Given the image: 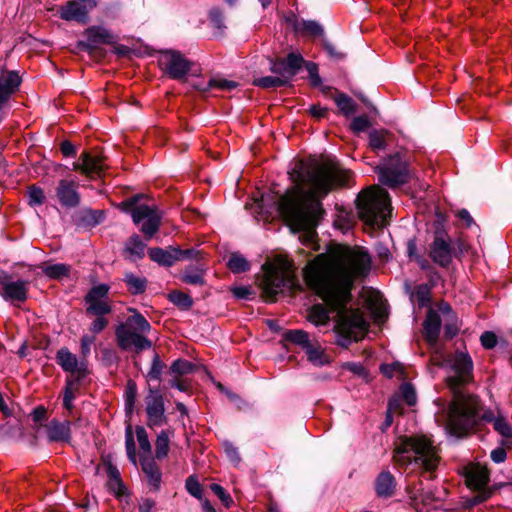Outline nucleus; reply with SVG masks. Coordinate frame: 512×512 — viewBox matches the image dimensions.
I'll return each instance as SVG.
<instances>
[{"label": "nucleus", "instance_id": "obj_1", "mask_svg": "<svg viewBox=\"0 0 512 512\" xmlns=\"http://www.w3.org/2000/svg\"><path fill=\"white\" fill-rule=\"evenodd\" d=\"M370 269L371 257L363 247L343 244L330 245L304 269L307 285L329 307L313 305L308 319L316 326L325 325L329 321V313L336 312L341 346L359 341L367 330L362 313L346 306L351 300L355 280L365 277Z\"/></svg>", "mask_w": 512, "mask_h": 512}, {"label": "nucleus", "instance_id": "obj_2", "mask_svg": "<svg viewBox=\"0 0 512 512\" xmlns=\"http://www.w3.org/2000/svg\"><path fill=\"white\" fill-rule=\"evenodd\" d=\"M289 175L294 186L281 196L279 212L293 229L304 231L305 241L312 242L323 214L318 197L326 196L335 188L349 186L352 173L336 162L309 166L300 160Z\"/></svg>", "mask_w": 512, "mask_h": 512}, {"label": "nucleus", "instance_id": "obj_3", "mask_svg": "<svg viewBox=\"0 0 512 512\" xmlns=\"http://www.w3.org/2000/svg\"><path fill=\"white\" fill-rule=\"evenodd\" d=\"M440 453V447L431 436L414 434L399 437L393 459L401 466L414 465L422 474H428L429 479H434L441 463Z\"/></svg>", "mask_w": 512, "mask_h": 512}, {"label": "nucleus", "instance_id": "obj_4", "mask_svg": "<svg viewBox=\"0 0 512 512\" xmlns=\"http://www.w3.org/2000/svg\"><path fill=\"white\" fill-rule=\"evenodd\" d=\"M453 369L455 375L447 379L453 390V400L449 407L448 416H487L480 414L482 406L478 397L458 391V387L472 379L473 362L464 352H456L445 360Z\"/></svg>", "mask_w": 512, "mask_h": 512}, {"label": "nucleus", "instance_id": "obj_5", "mask_svg": "<svg viewBox=\"0 0 512 512\" xmlns=\"http://www.w3.org/2000/svg\"><path fill=\"white\" fill-rule=\"evenodd\" d=\"M262 288L267 301H274L275 296L283 288L295 289L298 286L291 261L283 256L277 255L266 261L263 266Z\"/></svg>", "mask_w": 512, "mask_h": 512}, {"label": "nucleus", "instance_id": "obj_6", "mask_svg": "<svg viewBox=\"0 0 512 512\" xmlns=\"http://www.w3.org/2000/svg\"><path fill=\"white\" fill-rule=\"evenodd\" d=\"M359 217L370 226L383 227L391 213L390 197L386 190L371 186L359 193L357 200Z\"/></svg>", "mask_w": 512, "mask_h": 512}, {"label": "nucleus", "instance_id": "obj_7", "mask_svg": "<svg viewBox=\"0 0 512 512\" xmlns=\"http://www.w3.org/2000/svg\"><path fill=\"white\" fill-rule=\"evenodd\" d=\"M133 314L116 329L118 345L123 350L134 349L141 351L151 347V341L146 338L151 326L143 315L135 309H129Z\"/></svg>", "mask_w": 512, "mask_h": 512}, {"label": "nucleus", "instance_id": "obj_8", "mask_svg": "<svg viewBox=\"0 0 512 512\" xmlns=\"http://www.w3.org/2000/svg\"><path fill=\"white\" fill-rule=\"evenodd\" d=\"M138 197H132L122 202L124 209L131 213L135 224L142 223L141 232L146 239H151L159 230L161 215L156 206L137 205Z\"/></svg>", "mask_w": 512, "mask_h": 512}, {"label": "nucleus", "instance_id": "obj_9", "mask_svg": "<svg viewBox=\"0 0 512 512\" xmlns=\"http://www.w3.org/2000/svg\"><path fill=\"white\" fill-rule=\"evenodd\" d=\"M376 172L379 181L391 188L407 183L412 177L408 161L400 154L390 156L384 164L377 167Z\"/></svg>", "mask_w": 512, "mask_h": 512}, {"label": "nucleus", "instance_id": "obj_10", "mask_svg": "<svg viewBox=\"0 0 512 512\" xmlns=\"http://www.w3.org/2000/svg\"><path fill=\"white\" fill-rule=\"evenodd\" d=\"M158 62L163 72L175 80L184 79L191 69V62L181 53L173 50L162 52Z\"/></svg>", "mask_w": 512, "mask_h": 512}, {"label": "nucleus", "instance_id": "obj_11", "mask_svg": "<svg viewBox=\"0 0 512 512\" xmlns=\"http://www.w3.org/2000/svg\"><path fill=\"white\" fill-rule=\"evenodd\" d=\"M29 281L14 279L10 275L0 277V295L12 304L24 303L28 299Z\"/></svg>", "mask_w": 512, "mask_h": 512}, {"label": "nucleus", "instance_id": "obj_12", "mask_svg": "<svg viewBox=\"0 0 512 512\" xmlns=\"http://www.w3.org/2000/svg\"><path fill=\"white\" fill-rule=\"evenodd\" d=\"M107 284L93 286L85 296L87 315L109 314L112 306L109 300Z\"/></svg>", "mask_w": 512, "mask_h": 512}, {"label": "nucleus", "instance_id": "obj_13", "mask_svg": "<svg viewBox=\"0 0 512 512\" xmlns=\"http://www.w3.org/2000/svg\"><path fill=\"white\" fill-rule=\"evenodd\" d=\"M96 5L97 0H71L59 8V16L66 21L86 23Z\"/></svg>", "mask_w": 512, "mask_h": 512}, {"label": "nucleus", "instance_id": "obj_14", "mask_svg": "<svg viewBox=\"0 0 512 512\" xmlns=\"http://www.w3.org/2000/svg\"><path fill=\"white\" fill-rule=\"evenodd\" d=\"M429 256L441 267H447L455 256L451 239L448 235L438 232L430 244Z\"/></svg>", "mask_w": 512, "mask_h": 512}, {"label": "nucleus", "instance_id": "obj_15", "mask_svg": "<svg viewBox=\"0 0 512 512\" xmlns=\"http://www.w3.org/2000/svg\"><path fill=\"white\" fill-rule=\"evenodd\" d=\"M148 254L154 262L164 266H172L176 261L195 257L197 252L193 249L182 250L176 247H169L167 250L151 248Z\"/></svg>", "mask_w": 512, "mask_h": 512}, {"label": "nucleus", "instance_id": "obj_16", "mask_svg": "<svg viewBox=\"0 0 512 512\" xmlns=\"http://www.w3.org/2000/svg\"><path fill=\"white\" fill-rule=\"evenodd\" d=\"M56 359L61 368L69 372L76 381L82 379L88 372L86 362L79 361L67 348L58 350Z\"/></svg>", "mask_w": 512, "mask_h": 512}, {"label": "nucleus", "instance_id": "obj_17", "mask_svg": "<svg viewBox=\"0 0 512 512\" xmlns=\"http://www.w3.org/2000/svg\"><path fill=\"white\" fill-rule=\"evenodd\" d=\"M417 402L416 392L409 383H404L400 387L399 395L394 396L388 403L386 416L403 415L407 413L403 408V403L409 407H413Z\"/></svg>", "mask_w": 512, "mask_h": 512}, {"label": "nucleus", "instance_id": "obj_18", "mask_svg": "<svg viewBox=\"0 0 512 512\" xmlns=\"http://www.w3.org/2000/svg\"><path fill=\"white\" fill-rule=\"evenodd\" d=\"M194 369L195 365L188 360L178 359L174 361L169 370L171 387L180 391H187L190 388V382L184 376L192 373Z\"/></svg>", "mask_w": 512, "mask_h": 512}, {"label": "nucleus", "instance_id": "obj_19", "mask_svg": "<svg viewBox=\"0 0 512 512\" xmlns=\"http://www.w3.org/2000/svg\"><path fill=\"white\" fill-rule=\"evenodd\" d=\"M73 169L90 178L99 177L104 169L103 158L100 155L83 152L79 160L73 164Z\"/></svg>", "mask_w": 512, "mask_h": 512}, {"label": "nucleus", "instance_id": "obj_20", "mask_svg": "<svg viewBox=\"0 0 512 512\" xmlns=\"http://www.w3.org/2000/svg\"><path fill=\"white\" fill-rule=\"evenodd\" d=\"M59 203L67 208L77 207L80 203L78 183L74 180L62 179L56 188Z\"/></svg>", "mask_w": 512, "mask_h": 512}, {"label": "nucleus", "instance_id": "obj_21", "mask_svg": "<svg viewBox=\"0 0 512 512\" xmlns=\"http://www.w3.org/2000/svg\"><path fill=\"white\" fill-rule=\"evenodd\" d=\"M34 419L36 424L41 426L44 425L46 427V432L51 440L62 441L69 438L70 426L66 419L59 421L57 418H52L48 424H44V420H48L49 418Z\"/></svg>", "mask_w": 512, "mask_h": 512}, {"label": "nucleus", "instance_id": "obj_22", "mask_svg": "<svg viewBox=\"0 0 512 512\" xmlns=\"http://www.w3.org/2000/svg\"><path fill=\"white\" fill-rule=\"evenodd\" d=\"M86 42H80L79 46L93 49L100 44H109L113 41L112 34L105 28L92 26L85 30Z\"/></svg>", "mask_w": 512, "mask_h": 512}, {"label": "nucleus", "instance_id": "obj_23", "mask_svg": "<svg viewBox=\"0 0 512 512\" xmlns=\"http://www.w3.org/2000/svg\"><path fill=\"white\" fill-rule=\"evenodd\" d=\"M21 79L14 71H3L0 75V108L20 86Z\"/></svg>", "mask_w": 512, "mask_h": 512}, {"label": "nucleus", "instance_id": "obj_24", "mask_svg": "<svg viewBox=\"0 0 512 512\" xmlns=\"http://www.w3.org/2000/svg\"><path fill=\"white\" fill-rule=\"evenodd\" d=\"M467 485L474 489L481 491L489 482V471L485 466L473 465L466 475Z\"/></svg>", "mask_w": 512, "mask_h": 512}, {"label": "nucleus", "instance_id": "obj_25", "mask_svg": "<svg viewBox=\"0 0 512 512\" xmlns=\"http://www.w3.org/2000/svg\"><path fill=\"white\" fill-rule=\"evenodd\" d=\"M423 326L425 339L431 345L436 344L441 326V319L438 313L433 310L429 311Z\"/></svg>", "mask_w": 512, "mask_h": 512}, {"label": "nucleus", "instance_id": "obj_26", "mask_svg": "<svg viewBox=\"0 0 512 512\" xmlns=\"http://www.w3.org/2000/svg\"><path fill=\"white\" fill-rule=\"evenodd\" d=\"M142 471L148 479V483L154 489H158L161 482V472L155 460L151 456H141Z\"/></svg>", "mask_w": 512, "mask_h": 512}, {"label": "nucleus", "instance_id": "obj_27", "mask_svg": "<svg viewBox=\"0 0 512 512\" xmlns=\"http://www.w3.org/2000/svg\"><path fill=\"white\" fill-rule=\"evenodd\" d=\"M396 481L389 471L381 472L375 482V490L380 497H390L394 493Z\"/></svg>", "mask_w": 512, "mask_h": 512}, {"label": "nucleus", "instance_id": "obj_28", "mask_svg": "<svg viewBox=\"0 0 512 512\" xmlns=\"http://www.w3.org/2000/svg\"><path fill=\"white\" fill-rule=\"evenodd\" d=\"M147 416H163L164 401L157 391H150L146 399Z\"/></svg>", "mask_w": 512, "mask_h": 512}, {"label": "nucleus", "instance_id": "obj_29", "mask_svg": "<svg viewBox=\"0 0 512 512\" xmlns=\"http://www.w3.org/2000/svg\"><path fill=\"white\" fill-rule=\"evenodd\" d=\"M445 430L450 436L456 438L464 437L468 434L469 428L463 421V418H445Z\"/></svg>", "mask_w": 512, "mask_h": 512}, {"label": "nucleus", "instance_id": "obj_30", "mask_svg": "<svg viewBox=\"0 0 512 512\" xmlns=\"http://www.w3.org/2000/svg\"><path fill=\"white\" fill-rule=\"evenodd\" d=\"M308 360L315 366H323L329 362L327 355L319 344L311 343L305 349Z\"/></svg>", "mask_w": 512, "mask_h": 512}, {"label": "nucleus", "instance_id": "obj_31", "mask_svg": "<svg viewBox=\"0 0 512 512\" xmlns=\"http://www.w3.org/2000/svg\"><path fill=\"white\" fill-rule=\"evenodd\" d=\"M294 30L297 33L311 36H320L323 34L322 26L318 22L310 20L296 21L294 24Z\"/></svg>", "mask_w": 512, "mask_h": 512}, {"label": "nucleus", "instance_id": "obj_32", "mask_svg": "<svg viewBox=\"0 0 512 512\" xmlns=\"http://www.w3.org/2000/svg\"><path fill=\"white\" fill-rule=\"evenodd\" d=\"M237 86H238V84L235 81L222 79V78H211L206 85H196L195 87L198 90H202V91H207L212 88H217V89L225 90V91H231V90L235 89Z\"/></svg>", "mask_w": 512, "mask_h": 512}, {"label": "nucleus", "instance_id": "obj_33", "mask_svg": "<svg viewBox=\"0 0 512 512\" xmlns=\"http://www.w3.org/2000/svg\"><path fill=\"white\" fill-rule=\"evenodd\" d=\"M42 270L44 274L51 279H61L69 275L70 266L63 263L46 264L42 266Z\"/></svg>", "mask_w": 512, "mask_h": 512}, {"label": "nucleus", "instance_id": "obj_34", "mask_svg": "<svg viewBox=\"0 0 512 512\" xmlns=\"http://www.w3.org/2000/svg\"><path fill=\"white\" fill-rule=\"evenodd\" d=\"M182 281L190 285H203L204 269L201 267H188L182 275Z\"/></svg>", "mask_w": 512, "mask_h": 512}, {"label": "nucleus", "instance_id": "obj_35", "mask_svg": "<svg viewBox=\"0 0 512 512\" xmlns=\"http://www.w3.org/2000/svg\"><path fill=\"white\" fill-rule=\"evenodd\" d=\"M284 63L285 73L289 76H294L302 67L304 59L300 54L291 52L287 55L286 59H284Z\"/></svg>", "mask_w": 512, "mask_h": 512}, {"label": "nucleus", "instance_id": "obj_36", "mask_svg": "<svg viewBox=\"0 0 512 512\" xmlns=\"http://www.w3.org/2000/svg\"><path fill=\"white\" fill-rule=\"evenodd\" d=\"M389 133L386 130H372L369 133V145L373 150H383L386 148V143Z\"/></svg>", "mask_w": 512, "mask_h": 512}, {"label": "nucleus", "instance_id": "obj_37", "mask_svg": "<svg viewBox=\"0 0 512 512\" xmlns=\"http://www.w3.org/2000/svg\"><path fill=\"white\" fill-rule=\"evenodd\" d=\"M137 388L134 381H128L125 390V412L127 416H132L135 411V401Z\"/></svg>", "mask_w": 512, "mask_h": 512}, {"label": "nucleus", "instance_id": "obj_38", "mask_svg": "<svg viewBox=\"0 0 512 512\" xmlns=\"http://www.w3.org/2000/svg\"><path fill=\"white\" fill-rule=\"evenodd\" d=\"M170 438L165 431H162L156 439L155 458L162 460L167 457L169 452Z\"/></svg>", "mask_w": 512, "mask_h": 512}, {"label": "nucleus", "instance_id": "obj_39", "mask_svg": "<svg viewBox=\"0 0 512 512\" xmlns=\"http://www.w3.org/2000/svg\"><path fill=\"white\" fill-rule=\"evenodd\" d=\"M285 339L301 346L304 350L312 343L308 333L303 330H289L285 333Z\"/></svg>", "mask_w": 512, "mask_h": 512}, {"label": "nucleus", "instance_id": "obj_40", "mask_svg": "<svg viewBox=\"0 0 512 512\" xmlns=\"http://www.w3.org/2000/svg\"><path fill=\"white\" fill-rule=\"evenodd\" d=\"M145 248L146 244L138 235L131 236L126 243V251L136 258H142L144 256Z\"/></svg>", "mask_w": 512, "mask_h": 512}, {"label": "nucleus", "instance_id": "obj_41", "mask_svg": "<svg viewBox=\"0 0 512 512\" xmlns=\"http://www.w3.org/2000/svg\"><path fill=\"white\" fill-rule=\"evenodd\" d=\"M228 267L233 273L246 272L250 269V263L242 255L233 253L228 260Z\"/></svg>", "mask_w": 512, "mask_h": 512}, {"label": "nucleus", "instance_id": "obj_42", "mask_svg": "<svg viewBox=\"0 0 512 512\" xmlns=\"http://www.w3.org/2000/svg\"><path fill=\"white\" fill-rule=\"evenodd\" d=\"M337 107L345 115L349 116L356 110V104L352 98L345 94H338L334 98Z\"/></svg>", "mask_w": 512, "mask_h": 512}, {"label": "nucleus", "instance_id": "obj_43", "mask_svg": "<svg viewBox=\"0 0 512 512\" xmlns=\"http://www.w3.org/2000/svg\"><path fill=\"white\" fill-rule=\"evenodd\" d=\"M125 444H126V452L128 459L134 464H137V456H136V447H135V441H134V434L133 429L130 423H127L126 425V431H125Z\"/></svg>", "mask_w": 512, "mask_h": 512}, {"label": "nucleus", "instance_id": "obj_44", "mask_svg": "<svg viewBox=\"0 0 512 512\" xmlns=\"http://www.w3.org/2000/svg\"><path fill=\"white\" fill-rule=\"evenodd\" d=\"M125 282L128 286L129 291L133 294L143 293L146 289L145 278L137 277L133 274H127L125 276Z\"/></svg>", "mask_w": 512, "mask_h": 512}, {"label": "nucleus", "instance_id": "obj_45", "mask_svg": "<svg viewBox=\"0 0 512 512\" xmlns=\"http://www.w3.org/2000/svg\"><path fill=\"white\" fill-rule=\"evenodd\" d=\"M135 434L141 450V456H151V444L147 435L146 430L141 426H136Z\"/></svg>", "mask_w": 512, "mask_h": 512}, {"label": "nucleus", "instance_id": "obj_46", "mask_svg": "<svg viewBox=\"0 0 512 512\" xmlns=\"http://www.w3.org/2000/svg\"><path fill=\"white\" fill-rule=\"evenodd\" d=\"M493 421L494 429L512 444V428L506 422V418H487Z\"/></svg>", "mask_w": 512, "mask_h": 512}, {"label": "nucleus", "instance_id": "obj_47", "mask_svg": "<svg viewBox=\"0 0 512 512\" xmlns=\"http://www.w3.org/2000/svg\"><path fill=\"white\" fill-rule=\"evenodd\" d=\"M169 300L181 309H189L193 305L191 297L180 291H172Z\"/></svg>", "mask_w": 512, "mask_h": 512}, {"label": "nucleus", "instance_id": "obj_48", "mask_svg": "<svg viewBox=\"0 0 512 512\" xmlns=\"http://www.w3.org/2000/svg\"><path fill=\"white\" fill-rule=\"evenodd\" d=\"M287 80L278 76H265L255 80V85L262 88H275L284 86Z\"/></svg>", "mask_w": 512, "mask_h": 512}, {"label": "nucleus", "instance_id": "obj_49", "mask_svg": "<svg viewBox=\"0 0 512 512\" xmlns=\"http://www.w3.org/2000/svg\"><path fill=\"white\" fill-rule=\"evenodd\" d=\"M28 199L30 205H41L45 200L43 190L37 186H31L28 189Z\"/></svg>", "mask_w": 512, "mask_h": 512}, {"label": "nucleus", "instance_id": "obj_50", "mask_svg": "<svg viewBox=\"0 0 512 512\" xmlns=\"http://www.w3.org/2000/svg\"><path fill=\"white\" fill-rule=\"evenodd\" d=\"M210 489L218 496L226 508H229L233 504L231 496L221 485L213 483L210 485Z\"/></svg>", "mask_w": 512, "mask_h": 512}, {"label": "nucleus", "instance_id": "obj_51", "mask_svg": "<svg viewBox=\"0 0 512 512\" xmlns=\"http://www.w3.org/2000/svg\"><path fill=\"white\" fill-rule=\"evenodd\" d=\"M186 489L195 498H197V499L202 498V487L196 478H194L192 476L187 478Z\"/></svg>", "mask_w": 512, "mask_h": 512}, {"label": "nucleus", "instance_id": "obj_52", "mask_svg": "<svg viewBox=\"0 0 512 512\" xmlns=\"http://www.w3.org/2000/svg\"><path fill=\"white\" fill-rule=\"evenodd\" d=\"M306 70L309 75V80L312 86L317 87L321 84V78L318 73V66L314 62L305 63Z\"/></svg>", "mask_w": 512, "mask_h": 512}, {"label": "nucleus", "instance_id": "obj_53", "mask_svg": "<svg viewBox=\"0 0 512 512\" xmlns=\"http://www.w3.org/2000/svg\"><path fill=\"white\" fill-rule=\"evenodd\" d=\"M407 253L410 258H413L421 266V268L426 269L429 267L428 261L417 255L416 243L413 240L408 242Z\"/></svg>", "mask_w": 512, "mask_h": 512}, {"label": "nucleus", "instance_id": "obj_54", "mask_svg": "<svg viewBox=\"0 0 512 512\" xmlns=\"http://www.w3.org/2000/svg\"><path fill=\"white\" fill-rule=\"evenodd\" d=\"M223 448L227 458L234 464L238 465L241 461L237 448L230 442H224Z\"/></svg>", "mask_w": 512, "mask_h": 512}, {"label": "nucleus", "instance_id": "obj_55", "mask_svg": "<svg viewBox=\"0 0 512 512\" xmlns=\"http://www.w3.org/2000/svg\"><path fill=\"white\" fill-rule=\"evenodd\" d=\"M380 371L388 378H392L397 374H402V366L400 363L382 364Z\"/></svg>", "mask_w": 512, "mask_h": 512}, {"label": "nucleus", "instance_id": "obj_56", "mask_svg": "<svg viewBox=\"0 0 512 512\" xmlns=\"http://www.w3.org/2000/svg\"><path fill=\"white\" fill-rule=\"evenodd\" d=\"M106 314L95 315L96 319L90 325V331L97 334L103 331L108 325V320L105 318Z\"/></svg>", "mask_w": 512, "mask_h": 512}, {"label": "nucleus", "instance_id": "obj_57", "mask_svg": "<svg viewBox=\"0 0 512 512\" xmlns=\"http://www.w3.org/2000/svg\"><path fill=\"white\" fill-rule=\"evenodd\" d=\"M481 344L486 349H492L497 344V337L493 332L486 331L480 337Z\"/></svg>", "mask_w": 512, "mask_h": 512}, {"label": "nucleus", "instance_id": "obj_58", "mask_svg": "<svg viewBox=\"0 0 512 512\" xmlns=\"http://www.w3.org/2000/svg\"><path fill=\"white\" fill-rule=\"evenodd\" d=\"M369 120L366 116L355 117L351 123V129L354 132H362L369 127Z\"/></svg>", "mask_w": 512, "mask_h": 512}, {"label": "nucleus", "instance_id": "obj_59", "mask_svg": "<svg viewBox=\"0 0 512 512\" xmlns=\"http://www.w3.org/2000/svg\"><path fill=\"white\" fill-rule=\"evenodd\" d=\"M95 341V337L92 335H84L81 338V353L84 358L88 357L91 352V346Z\"/></svg>", "mask_w": 512, "mask_h": 512}, {"label": "nucleus", "instance_id": "obj_60", "mask_svg": "<svg viewBox=\"0 0 512 512\" xmlns=\"http://www.w3.org/2000/svg\"><path fill=\"white\" fill-rule=\"evenodd\" d=\"M162 368H163V365H162L161 361L159 360V358L157 356L154 357V359L152 361L151 368L148 372V376L150 377V379L158 380L161 376Z\"/></svg>", "mask_w": 512, "mask_h": 512}, {"label": "nucleus", "instance_id": "obj_61", "mask_svg": "<svg viewBox=\"0 0 512 512\" xmlns=\"http://www.w3.org/2000/svg\"><path fill=\"white\" fill-rule=\"evenodd\" d=\"M74 399L73 394V382L71 380L68 381L67 388L63 397V405L70 412L72 408V401Z\"/></svg>", "mask_w": 512, "mask_h": 512}, {"label": "nucleus", "instance_id": "obj_62", "mask_svg": "<svg viewBox=\"0 0 512 512\" xmlns=\"http://www.w3.org/2000/svg\"><path fill=\"white\" fill-rule=\"evenodd\" d=\"M416 297L421 306L429 302V288L427 285H419L416 290Z\"/></svg>", "mask_w": 512, "mask_h": 512}, {"label": "nucleus", "instance_id": "obj_63", "mask_svg": "<svg viewBox=\"0 0 512 512\" xmlns=\"http://www.w3.org/2000/svg\"><path fill=\"white\" fill-rule=\"evenodd\" d=\"M343 368L359 376H366V370L360 363L348 362L343 365Z\"/></svg>", "mask_w": 512, "mask_h": 512}, {"label": "nucleus", "instance_id": "obj_64", "mask_svg": "<svg viewBox=\"0 0 512 512\" xmlns=\"http://www.w3.org/2000/svg\"><path fill=\"white\" fill-rule=\"evenodd\" d=\"M231 291L238 299H249L252 295L251 289L245 286L234 287Z\"/></svg>", "mask_w": 512, "mask_h": 512}]
</instances>
